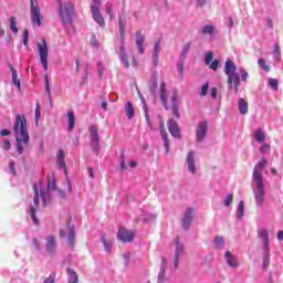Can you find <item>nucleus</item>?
Returning a JSON list of instances; mask_svg holds the SVG:
<instances>
[{"mask_svg": "<svg viewBox=\"0 0 283 283\" xmlns=\"http://www.w3.org/2000/svg\"><path fill=\"white\" fill-rule=\"evenodd\" d=\"M13 136L17 143V151L21 156L24 151V147L30 145V133H28V119H25V115L18 114L15 116Z\"/></svg>", "mask_w": 283, "mask_h": 283, "instance_id": "nucleus-1", "label": "nucleus"}, {"mask_svg": "<svg viewBox=\"0 0 283 283\" xmlns=\"http://www.w3.org/2000/svg\"><path fill=\"white\" fill-rule=\"evenodd\" d=\"M258 235L260 240H262V250H263V258H262V269L266 271L271 264V245L269 241V230L262 228L258 231Z\"/></svg>", "mask_w": 283, "mask_h": 283, "instance_id": "nucleus-2", "label": "nucleus"}, {"mask_svg": "<svg viewBox=\"0 0 283 283\" xmlns=\"http://www.w3.org/2000/svg\"><path fill=\"white\" fill-rule=\"evenodd\" d=\"M59 4V17L61 19L62 25H71L74 14V3L71 1L64 2L62 0H55Z\"/></svg>", "mask_w": 283, "mask_h": 283, "instance_id": "nucleus-3", "label": "nucleus"}, {"mask_svg": "<svg viewBox=\"0 0 283 283\" xmlns=\"http://www.w3.org/2000/svg\"><path fill=\"white\" fill-rule=\"evenodd\" d=\"M38 52L40 56V64L42 65L44 72H48V56L50 54V50L48 49V42L45 40H42V43L38 44Z\"/></svg>", "mask_w": 283, "mask_h": 283, "instance_id": "nucleus-4", "label": "nucleus"}, {"mask_svg": "<svg viewBox=\"0 0 283 283\" xmlns=\"http://www.w3.org/2000/svg\"><path fill=\"white\" fill-rule=\"evenodd\" d=\"M91 149L96 156L101 149V136H98V128L96 125H92L90 128Z\"/></svg>", "mask_w": 283, "mask_h": 283, "instance_id": "nucleus-5", "label": "nucleus"}, {"mask_svg": "<svg viewBox=\"0 0 283 283\" xmlns=\"http://www.w3.org/2000/svg\"><path fill=\"white\" fill-rule=\"evenodd\" d=\"M54 189H56V181L54 179L48 182L46 190L43 188L40 189V197L42 199L43 207H48V205H50V191H54Z\"/></svg>", "mask_w": 283, "mask_h": 283, "instance_id": "nucleus-6", "label": "nucleus"}, {"mask_svg": "<svg viewBox=\"0 0 283 283\" xmlns=\"http://www.w3.org/2000/svg\"><path fill=\"white\" fill-rule=\"evenodd\" d=\"M33 206L30 207V217L33 224H39V218L36 217V209H39V189L36 188V184H33Z\"/></svg>", "mask_w": 283, "mask_h": 283, "instance_id": "nucleus-7", "label": "nucleus"}, {"mask_svg": "<svg viewBox=\"0 0 283 283\" xmlns=\"http://www.w3.org/2000/svg\"><path fill=\"white\" fill-rule=\"evenodd\" d=\"M31 2V23L32 25L41 27V9L36 0H30Z\"/></svg>", "mask_w": 283, "mask_h": 283, "instance_id": "nucleus-8", "label": "nucleus"}, {"mask_svg": "<svg viewBox=\"0 0 283 283\" xmlns=\"http://www.w3.org/2000/svg\"><path fill=\"white\" fill-rule=\"evenodd\" d=\"M256 185V190L253 189L256 207H262L264 205V196L266 191L264 190V181H254Z\"/></svg>", "mask_w": 283, "mask_h": 283, "instance_id": "nucleus-9", "label": "nucleus"}, {"mask_svg": "<svg viewBox=\"0 0 283 283\" xmlns=\"http://www.w3.org/2000/svg\"><path fill=\"white\" fill-rule=\"evenodd\" d=\"M207 132H209V124L207 120L200 122L196 128L197 143H205V138H207Z\"/></svg>", "mask_w": 283, "mask_h": 283, "instance_id": "nucleus-10", "label": "nucleus"}, {"mask_svg": "<svg viewBox=\"0 0 283 283\" xmlns=\"http://www.w3.org/2000/svg\"><path fill=\"white\" fill-rule=\"evenodd\" d=\"M264 165H266V159H261L254 167L253 170V182H264V177L262 176V171L264 170Z\"/></svg>", "mask_w": 283, "mask_h": 283, "instance_id": "nucleus-11", "label": "nucleus"}, {"mask_svg": "<svg viewBox=\"0 0 283 283\" xmlns=\"http://www.w3.org/2000/svg\"><path fill=\"white\" fill-rule=\"evenodd\" d=\"M238 70V66H235V63L231 60H227L226 67H224V74L228 76V81H232L233 78H239L240 75H238L235 72Z\"/></svg>", "mask_w": 283, "mask_h": 283, "instance_id": "nucleus-12", "label": "nucleus"}, {"mask_svg": "<svg viewBox=\"0 0 283 283\" xmlns=\"http://www.w3.org/2000/svg\"><path fill=\"white\" fill-rule=\"evenodd\" d=\"M174 244H175V269H178V262L180 260V255L185 253V244L180 242V237H177L174 240Z\"/></svg>", "mask_w": 283, "mask_h": 283, "instance_id": "nucleus-13", "label": "nucleus"}, {"mask_svg": "<svg viewBox=\"0 0 283 283\" xmlns=\"http://www.w3.org/2000/svg\"><path fill=\"white\" fill-rule=\"evenodd\" d=\"M67 235V242L70 247H74L76 240V232L74 226L69 227L66 230H60V238H65Z\"/></svg>", "mask_w": 283, "mask_h": 283, "instance_id": "nucleus-14", "label": "nucleus"}, {"mask_svg": "<svg viewBox=\"0 0 283 283\" xmlns=\"http://www.w3.org/2000/svg\"><path fill=\"white\" fill-rule=\"evenodd\" d=\"M193 221V208H187L184 213V218L181 220L182 229L185 231H189V227H191V222Z\"/></svg>", "mask_w": 283, "mask_h": 283, "instance_id": "nucleus-15", "label": "nucleus"}, {"mask_svg": "<svg viewBox=\"0 0 283 283\" xmlns=\"http://www.w3.org/2000/svg\"><path fill=\"white\" fill-rule=\"evenodd\" d=\"M117 238L119 242H133L135 234L134 232L126 230L125 228H122L117 232Z\"/></svg>", "mask_w": 283, "mask_h": 283, "instance_id": "nucleus-16", "label": "nucleus"}, {"mask_svg": "<svg viewBox=\"0 0 283 283\" xmlns=\"http://www.w3.org/2000/svg\"><path fill=\"white\" fill-rule=\"evenodd\" d=\"M167 125L170 136L174 138H180V127H178V122H176L174 118H170Z\"/></svg>", "mask_w": 283, "mask_h": 283, "instance_id": "nucleus-17", "label": "nucleus"}, {"mask_svg": "<svg viewBox=\"0 0 283 283\" xmlns=\"http://www.w3.org/2000/svg\"><path fill=\"white\" fill-rule=\"evenodd\" d=\"M45 250L49 255H54V253H56V239L54 235L49 234L46 237Z\"/></svg>", "mask_w": 283, "mask_h": 283, "instance_id": "nucleus-18", "label": "nucleus"}, {"mask_svg": "<svg viewBox=\"0 0 283 283\" xmlns=\"http://www.w3.org/2000/svg\"><path fill=\"white\" fill-rule=\"evenodd\" d=\"M91 12L94 21H96L101 28H105V18L101 14V9H98V7H91Z\"/></svg>", "mask_w": 283, "mask_h": 283, "instance_id": "nucleus-19", "label": "nucleus"}, {"mask_svg": "<svg viewBox=\"0 0 283 283\" xmlns=\"http://www.w3.org/2000/svg\"><path fill=\"white\" fill-rule=\"evenodd\" d=\"M186 163L188 165V171L192 174V176L196 175V156L193 150H190L187 155Z\"/></svg>", "mask_w": 283, "mask_h": 283, "instance_id": "nucleus-20", "label": "nucleus"}, {"mask_svg": "<svg viewBox=\"0 0 283 283\" xmlns=\"http://www.w3.org/2000/svg\"><path fill=\"white\" fill-rule=\"evenodd\" d=\"M136 48L140 54H145V35H143V31L136 32Z\"/></svg>", "mask_w": 283, "mask_h": 283, "instance_id": "nucleus-21", "label": "nucleus"}, {"mask_svg": "<svg viewBox=\"0 0 283 283\" xmlns=\"http://www.w3.org/2000/svg\"><path fill=\"white\" fill-rule=\"evenodd\" d=\"M200 32L203 36H208L209 39H213L218 34L216 27L211 24L203 25Z\"/></svg>", "mask_w": 283, "mask_h": 283, "instance_id": "nucleus-22", "label": "nucleus"}, {"mask_svg": "<svg viewBox=\"0 0 283 283\" xmlns=\"http://www.w3.org/2000/svg\"><path fill=\"white\" fill-rule=\"evenodd\" d=\"M159 132H160V136L164 140V146L166 148V154H169V138H168V134L167 130L165 129V124L160 123L159 125Z\"/></svg>", "mask_w": 283, "mask_h": 283, "instance_id": "nucleus-23", "label": "nucleus"}, {"mask_svg": "<svg viewBox=\"0 0 283 283\" xmlns=\"http://www.w3.org/2000/svg\"><path fill=\"white\" fill-rule=\"evenodd\" d=\"M171 112L176 118H180V111H178V94L176 91L172 93L171 97Z\"/></svg>", "mask_w": 283, "mask_h": 283, "instance_id": "nucleus-24", "label": "nucleus"}, {"mask_svg": "<svg viewBox=\"0 0 283 283\" xmlns=\"http://www.w3.org/2000/svg\"><path fill=\"white\" fill-rule=\"evenodd\" d=\"M160 54V41L155 42L154 48H153V65L154 67H158V56Z\"/></svg>", "mask_w": 283, "mask_h": 283, "instance_id": "nucleus-25", "label": "nucleus"}, {"mask_svg": "<svg viewBox=\"0 0 283 283\" xmlns=\"http://www.w3.org/2000/svg\"><path fill=\"white\" fill-rule=\"evenodd\" d=\"M160 101L165 109H169V105L167 104V84L161 82L160 84Z\"/></svg>", "mask_w": 283, "mask_h": 283, "instance_id": "nucleus-26", "label": "nucleus"}, {"mask_svg": "<svg viewBox=\"0 0 283 283\" xmlns=\"http://www.w3.org/2000/svg\"><path fill=\"white\" fill-rule=\"evenodd\" d=\"M119 59L124 67H129V60H127V53L125 52V42H122L119 46Z\"/></svg>", "mask_w": 283, "mask_h": 283, "instance_id": "nucleus-27", "label": "nucleus"}, {"mask_svg": "<svg viewBox=\"0 0 283 283\" xmlns=\"http://www.w3.org/2000/svg\"><path fill=\"white\" fill-rule=\"evenodd\" d=\"M238 109L242 116H247V114H249V103L242 97L238 101Z\"/></svg>", "mask_w": 283, "mask_h": 283, "instance_id": "nucleus-28", "label": "nucleus"}, {"mask_svg": "<svg viewBox=\"0 0 283 283\" xmlns=\"http://www.w3.org/2000/svg\"><path fill=\"white\" fill-rule=\"evenodd\" d=\"M166 271H167V260L161 259V268L158 274V283L167 282V276L165 275Z\"/></svg>", "mask_w": 283, "mask_h": 283, "instance_id": "nucleus-29", "label": "nucleus"}, {"mask_svg": "<svg viewBox=\"0 0 283 283\" xmlns=\"http://www.w3.org/2000/svg\"><path fill=\"white\" fill-rule=\"evenodd\" d=\"M139 98L143 103L146 123H147L149 129H154V126L151 125V119L149 118V108H147V104H145V97L143 95H140V93H139Z\"/></svg>", "mask_w": 283, "mask_h": 283, "instance_id": "nucleus-30", "label": "nucleus"}, {"mask_svg": "<svg viewBox=\"0 0 283 283\" xmlns=\"http://www.w3.org/2000/svg\"><path fill=\"white\" fill-rule=\"evenodd\" d=\"M224 256H226L227 264L231 266V269H238V259L235 258V255L227 251Z\"/></svg>", "mask_w": 283, "mask_h": 283, "instance_id": "nucleus-31", "label": "nucleus"}, {"mask_svg": "<svg viewBox=\"0 0 283 283\" xmlns=\"http://www.w3.org/2000/svg\"><path fill=\"white\" fill-rule=\"evenodd\" d=\"M57 165L60 169L64 170L65 176H67V168L65 167V153L63 150H59L57 153Z\"/></svg>", "mask_w": 283, "mask_h": 283, "instance_id": "nucleus-32", "label": "nucleus"}, {"mask_svg": "<svg viewBox=\"0 0 283 283\" xmlns=\"http://www.w3.org/2000/svg\"><path fill=\"white\" fill-rule=\"evenodd\" d=\"M119 39L122 41V43H125V28L127 25V22L125 21V19H123V17L119 15Z\"/></svg>", "mask_w": 283, "mask_h": 283, "instance_id": "nucleus-33", "label": "nucleus"}, {"mask_svg": "<svg viewBox=\"0 0 283 283\" xmlns=\"http://www.w3.org/2000/svg\"><path fill=\"white\" fill-rule=\"evenodd\" d=\"M11 74H12V84L21 90V80H19V74L17 70L10 65Z\"/></svg>", "mask_w": 283, "mask_h": 283, "instance_id": "nucleus-34", "label": "nucleus"}, {"mask_svg": "<svg viewBox=\"0 0 283 283\" xmlns=\"http://www.w3.org/2000/svg\"><path fill=\"white\" fill-rule=\"evenodd\" d=\"M66 274L69 277V283H78V274L76 273V271H74L71 268H67Z\"/></svg>", "mask_w": 283, "mask_h": 283, "instance_id": "nucleus-35", "label": "nucleus"}, {"mask_svg": "<svg viewBox=\"0 0 283 283\" xmlns=\"http://www.w3.org/2000/svg\"><path fill=\"white\" fill-rule=\"evenodd\" d=\"M125 112L128 119H132L134 116H136V111L134 109L132 102H127L125 104Z\"/></svg>", "mask_w": 283, "mask_h": 283, "instance_id": "nucleus-36", "label": "nucleus"}, {"mask_svg": "<svg viewBox=\"0 0 283 283\" xmlns=\"http://www.w3.org/2000/svg\"><path fill=\"white\" fill-rule=\"evenodd\" d=\"M229 87H234V94L240 92V77H232V80H228Z\"/></svg>", "mask_w": 283, "mask_h": 283, "instance_id": "nucleus-37", "label": "nucleus"}, {"mask_svg": "<svg viewBox=\"0 0 283 283\" xmlns=\"http://www.w3.org/2000/svg\"><path fill=\"white\" fill-rule=\"evenodd\" d=\"M101 240H102V243L104 244L105 251H106L107 253H112V249H113V242H112V240H107V239L105 238V234L102 235Z\"/></svg>", "mask_w": 283, "mask_h": 283, "instance_id": "nucleus-38", "label": "nucleus"}, {"mask_svg": "<svg viewBox=\"0 0 283 283\" xmlns=\"http://www.w3.org/2000/svg\"><path fill=\"white\" fill-rule=\"evenodd\" d=\"M214 249H224V238L216 237L212 241Z\"/></svg>", "mask_w": 283, "mask_h": 283, "instance_id": "nucleus-39", "label": "nucleus"}, {"mask_svg": "<svg viewBox=\"0 0 283 283\" xmlns=\"http://www.w3.org/2000/svg\"><path fill=\"white\" fill-rule=\"evenodd\" d=\"M69 116V132H72L74 129V125H76V117L74 115V112L70 111L67 113Z\"/></svg>", "mask_w": 283, "mask_h": 283, "instance_id": "nucleus-40", "label": "nucleus"}, {"mask_svg": "<svg viewBox=\"0 0 283 283\" xmlns=\"http://www.w3.org/2000/svg\"><path fill=\"white\" fill-rule=\"evenodd\" d=\"M266 136L264 135V132L262 129H256L254 132V139L256 140V143H264Z\"/></svg>", "mask_w": 283, "mask_h": 283, "instance_id": "nucleus-41", "label": "nucleus"}, {"mask_svg": "<svg viewBox=\"0 0 283 283\" xmlns=\"http://www.w3.org/2000/svg\"><path fill=\"white\" fill-rule=\"evenodd\" d=\"M189 50H191V42H187L180 53V57L181 60L185 61V59H187V55L189 54Z\"/></svg>", "mask_w": 283, "mask_h": 283, "instance_id": "nucleus-42", "label": "nucleus"}, {"mask_svg": "<svg viewBox=\"0 0 283 283\" xmlns=\"http://www.w3.org/2000/svg\"><path fill=\"white\" fill-rule=\"evenodd\" d=\"M238 220H242L244 218V201H240L237 210Z\"/></svg>", "mask_w": 283, "mask_h": 283, "instance_id": "nucleus-43", "label": "nucleus"}, {"mask_svg": "<svg viewBox=\"0 0 283 283\" xmlns=\"http://www.w3.org/2000/svg\"><path fill=\"white\" fill-rule=\"evenodd\" d=\"M9 28L13 32V34L19 33V29L17 28V18H14V17L10 18V27Z\"/></svg>", "mask_w": 283, "mask_h": 283, "instance_id": "nucleus-44", "label": "nucleus"}, {"mask_svg": "<svg viewBox=\"0 0 283 283\" xmlns=\"http://www.w3.org/2000/svg\"><path fill=\"white\" fill-rule=\"evenodd\" d=\"M44 83H45V92L49 96V101H52V93L50 91V77L48 75H44Z\"/></svg>", "mask_w": 283, "mask_h": 283, "instance_id": "nucleus-45", "label": "nucleus"}, {"mask_svg": "<svg viewBox=\"0 0 283 283\" xmlns=\"http://www.w3.org/2000/svg\"><path fill=\"white\" fill-rule=\"evenodd\" d=\"M258 65L263 70V72H271V67L266 65V61L264 59H259Z\"/></svg>", "mask_w": 283, "mask_h": 283, "instance_id": "nucleus-46", "label": "nucleus"}, {"mask_svg": "<svg viewBox=\"0 0 283 283\" xmlns=\"http://www.w3.org/2000/svg\"><path fill=\"white\" fill-rule=\"evenodd\" d=\"M268 83H269V86L272 87L274 92H277L279 90L277 85L280 84L277 78L270 77Z\"/></svg>", "mask_w": 283, "mask_h": 283, "instance_id": "nucleus-47", "label": "nucleus"}, {"mask_svg": "<svg viewBox=\"0 0 283 283\" xmlns=\"http://www.w3.org/2000/svg\"><path fill=\"white\" fill-rule=\"evenodd\" d=\"M213 62V52L208 51L205 55V63L206 65H209Z\"/></svg>", "mask_w": 283, "mask_h": 283, "instance_id": "nucleus-48", "label": "nucleus"}, {"mask_svg": "<svg viewBox=\"0 0 283 283\" xmlns=\"http://www.w3.org/2000/svg\"><path fill=\"white\" fill-rule=\"evenodd\" d=\"M281 56H282V53L280 51V46L275 44L273 50V57L275 59V61H280Z\"/></svg>", "mask_w": 283, "mask_h": 283, "instance_id": "nucleus-49", "label": "nucleus"}, {"mask_svg": "<svg viewBox=\"0 0 283 283\" xmlns=\"http://www.w3.org/2000/svg\"><path fill=\"white\" fill-rule=\"evenodd\" d=\"M223 205H224V207H231V205H233V195L232 193H229L226 196Z\"/></svg>", "mask_w": 283, "mask_h": 283, "instance_id": "nucleus-50", "label": "nucleus"}, {"mask_svg": "<svg viewBox=\"0 0 283 283\" xmlns=\"http://www.w3.org/2000/svg\"><path fill=\"white\" fill-rule=\"evenodd\" d=\"M39 118H41V105L35 104V125H39Z\"/></svg>", "mask_w": 283, "mask_h": 283, "instance_id": "nucleus-51", "label": "nucleus"}, {"mask_svg": "<svg viewBox=\"0 0 283 283\" xmlns=\"http://www.w3.org/2000/svg\"><path fill=\"white\" fill-rule=\"evenodd\" d=\"M30 39V31H28V29H24L23 31V40L22 43L25 48H28V41Z\"/></svg>", "mask_w": 283, "mask_h": 283, "instance_id": "nucleus-52", "label": "nucleus"}, {"mask_svg": "<svg viewBox=\"0 0 283 283\" xmlns=\"http://www.w3.org/2000/svg\"><path fill=\"white\" fill-rule=\"evenodd\" d=\"M106 13L109 15L111 21L114 19V9L111 3L105 4Z\"/></svg>", "mask_w": 283, "mask_h": 283, "instance_id": "nucleus-53", "label": "nucleus"}, {"mask_svg": "<svg viewBox=\"0 0 283 283\" xmlns=\"http://www.w3.org/2000/svg\"><path fill=\"white\" fill-rule=\"evenodd\" d=\"M177 72H185V60L180 57L177 62Z\"/></svg>", "mask_w": 283, "mask_h": 283, "instance_id": "nucleus-54", "label": "nucleus"}, {"mask_svg": "<svg viewBox=\"0 0 283 283\" xmlns=\"http://www.w3.org/2000/svg\"><path fill=\"white\" fill-rule=\"evenodd\" d=\"M119 167L122 171H127V164H125V156L122 155L119 158Z\"/></svg>", "mask_w": 283, "mask_h": 283, "instance_id": "nucleus-55", "label": "nucleus"}, {"mask_svg": "<svg viewBox=\"0 0 283 283\" xmlns=\"http://www.w3.org/2000/svg\"><path fill=\"white\" fill-rule=\"evenodd\" d=\"M210 70H213L214 72L218 71V67H220V61L218 60H213L210 64H209Z\"/></svg>", "mask_w": 283, "mask_h": 283, "instance_id": "nucleus-56", "label": "nucleus"}, {"mask_svg": "<svg viewBox=\"0 0 283 283\" xmlns=\"http://www.w3.org/2000/svg\"><path fill=\"white\" fill-rule=\"evenodd\" d=\"M2 149H4L6 151H10V149H12V144L10 143V140H8V139L3 140Z\"/></svg>", "mask_w": 283, "mask_h": 283, "instance_id": "nucleus-57", "label": "nucleus"}, {"mask_svg": "<svg viewBox=\"0 0 283 283\" xmlns=\"http://www.w3.org/2000/svg\"><path fill=\"white\" fill-rule=\"evenodd\" d=\"M271 151V146L269 144H263L260 148L261 154H269Z\"/></svg>", "mask_w": 283, "mask_h": 283, "instance_id": "nucleus-58", "label": "nucleus"}, {"mask_svg": "<svg viewBox=\"0 0 283 283\" xmlns=\"http://www.w3.org/2000/svg\"><path fill=\"white\" fill-rule=\"evenodd\" d=\"M209 92V83H206L202 85L201 91H200V96H207V93Z\"/></svg>", "mask_w": 283, "mask_h": 283, "instance_id": "nucleus-59", "label": "nucleus"}, {"mask_svg": "<svg viewBox=\"0 0 283 283\" xmlns=\"http://www.w3.org/2000/svg\"><path fill=\"white\" fill-rule=\"evenodd\" d=\"M9 171L12 174V176H17V168L14 161L9 163Z\"/></svg>", "mask_w": 283, "mask_h": 283, "instance_id": "nucleus-60", "label": "nucleus"}, {"mask_svg": "<svg viewBox=\"0 0 283 283\" xmlns=\"http://www.w3.org/2000/svg\"><path fill=\"white\" fill-rule=\"evenodd\" d=\"M123 258H124V266H129V260H130V254H129V252H128V253H125V254L123 255Z\"/></svg>", "mask_w": 283, "mask_h": 283, "instance_id": "nucleus-61", "label": "nucleus"}, {"mask_svg": "<svg viewBox=\"0 0 283 283\" xmlns=\"http://www.w3.org/2000/svg\"><path fill=\"white\" fill-rule=\"evenodd\" d=\"M0 136H12V132H10L9 129L4 128L0 132Z\"/></svg>", "mask_w": 283, "mask_h": 283, "instance_id": "nucleus-62", "label": "nucleus"}, {"mask_svg": "<svg viewBox=\"0 0 283 283\" xmlns=\"http://www.w3.org/2000/svg\"><path fill=\"white\" fill-rule=\"evenodd\" d=\"M249 78V73L245 70L241 71V81H247Z\"/></svg>", "mask_w": 283, "mask_h": 283, "instance_id": "nucleus-63", "label": "nucleus"}, {"mask_svg": "<svg viewBox=\"0 0 283 283\" xmlns=\"http://www.w3.org/2000/svg\"><path fill=\"white\" fill-rule=\"evenodd\" d=\"M91 44L93 45V48H98V40H96V35L92 36Z\"/></svg>", "mask_w": 283, "mask_h": 283, "instance_id": "nucleus-64", "label": "nucleus"}]
</instances>
